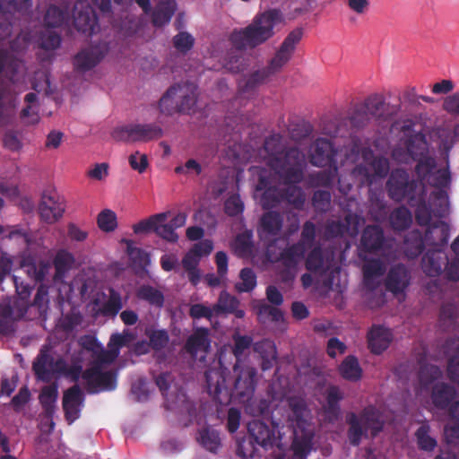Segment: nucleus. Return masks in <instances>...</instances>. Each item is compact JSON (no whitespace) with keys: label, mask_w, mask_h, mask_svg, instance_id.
Here are the masks:
<instances>
[{"label":"nucleus","mask_w":459,"mask_h":459,"mask_svg":"<svg viewBox=\"0 0 459 459\" xmlns=\"http://www.w3.org/2000/svg\"><path fill=\"white\" fill-rule=\"evenodd\" d=\"M53 363L54 358L48 351H44L42 349L32 365V369L37 378L41 381H48L51 377V372L49 369Z\"/></svg>","instance_id":"38"},{"label":"nucleus","mask_w":459,"mask_h":459,"mask_svg":"<svg viewBox=\"0 0 459 459\" xmlns=\"http://www.w3.org/2000/svg\"><path fill=\"white\" fill-rule=\"evenodd\" d=\"M170 212H160L150 216L146 220L140 221L138 223L134 225V232L135 234L147 233L150 231H153L155 233L156 225L158 223L165 222Z\"/></svg>","instance_id":"55"},{"label":"nucleus","mask_w":459,"mask_h":459,"mask_svg":"<svg viewBox=\"0 0 459 459\" xmlns=\"http://www.w3.org/2000/svg\"><path fill=\"white\" fill-rule=\"evenodd\" d=\"M372 122L383 126L390 122L398 113L399 106L385 102L381 94H372L361 103Z\"/></svg>","instance_id":"8"},{"label":"nucleus","mask_w":459,"mask_h":459,"mask_svg":"<svg viewBox=\"0 0 459 459\" xmlns=\"http://www.w3.org/2000/svg\"><path fill=\"white\" fill-rule=\"evenodd\" d=\"M145 335L151 344L152 350L160 351L165 349L169 342V335L165 329H154L153 327H146Z\"/></svg>","instance_id":"52"},{"label":"nucleus","mask_w":459,"mask_h":459,"mask_svg":"<svg viewBox=\"0 0 459 459\" xmlns=\"http://www.w3.org/2000/svg\"><path fill=\"white\" fill-rule=\"evenodd\" d=\"M359 418L366 430H370L373 437H377L383 430L384 421L382 420L380 411L375 406L368 405L365 407Z\"/></svg>","instance_id":"35"},{"label":"nucleus","mask_w":459,"mask_h":459,"mask_svg":"<svg viewBox=\"0 0 459 459\" xmlns=\"http://www.w3.org/2000/svg\"><path fill=\"white\" fill-rule=\"evenodd\" d=\"M57 397L58 389L56 384L43 386L39 395V401L42 407V416L49 421L51 430L55 427L53 418L56 410Z\"/></svg>","instance_id":"21"},{"label":"nucleus","mask_w":459,"mask_h":459,"mask_svg":"<svg viewBox=\"0 0 459 459\" xmlns=\"http://www.w3.org/2000/svg\"><path fill=\"white\" fill-rule=\"evenodd\" d=\"M12 281L18 295V299L14 304L19 307L21 316H23L27 313L30 307L29 298L30 296L32 287L28 283L19 281L18 277L14 275L12 276Z\"/></svg>","instance_id":"45"},{"label":"nucleus","mask_w":459,"mask_h":459,"mask_svg":"<svg viewBox=\"0 0 459 459\" xmlns=\"http://www.w3.org/2000/svg\"><path fill=\"white\" fill-rule=\"evenodd\" d=\"M326 404L324 407L325 416L330 422L339 420L341 415L340 402L343 399V394L336 385L330 386L326 391Z\"/></svg>","instance_id":"34"},{"label":"nucleus","mask_w":459,"mask_h":459,"mask_svg":"<svg viewBox=\"0 0 459 459\" xmlns=\"http://www.w3.org/2000/svg\"><path fill=\"white\" fill-rule=\"evenodd\" d=\"M282 226V214L277 211H267L260 217L257 228L258 236L263 241H271L281 233Z\"/></svg>","instance_id":"18"},{"label":"nucleus","mask_w":459,"mask_h":459,"mask_svg":"<svg viewBox=\"0 0 459 459\" xmlns=\"http://www.w3.org/2000/svg\"><path fill=\"white\" fill-rule=\"evenodd\" d=\"M305 266L311 273H323L325 271V261L321 246H316L310 250L307 255Z\"/></svg>","instance_id":"53"},{"label":"nucleus","mask_w":459,"mask_h":459,"mask_svg":"<svg viewBox=\"0 0 459 459\" xmlns=\"http://www.w3.org/2000/svg\"><path fill=\"white\" fill-rule=\"evenodd\" d=\"M264 149L268 154L269 160L274 157H281L285 150L281 135L280 134H273L266 137L264 143Z\"/></svg>","instance_id":"64"},{"label":"nucleus","mask_w":459,"mask_h":459,"mask_svg":"<svg viewBox=\"0 0 459 459\" xmlns=\"http://www.w3.org/2000/svg\"><path fill=\"white\" fill-rule=\"evenodd\" d=\"M97 224L103 232H113L117 228V217L110 209L102 210L97 216Z\"/></svg>","instance_id":"61"},{"label":"nucleus","mask_w":459,"mask_h":459,"mask_svg":"<svg viewBox=\"0 0 459 459\" xmlns=\"http://www.w3.org/2000/svg\"><path fill=\"white\" fill-rule=\"evenodd\" d=\"M84 400V394L76 384L64 392L62 406L68 424H72L79 419Z\"/></svg>","instance_id":"14"},{"label":"nucleus","mask_w":459,"mask_h":459,"mask_svg":"<svg viewBox=\"0 0 459 459\" xmlns=\"http://www.w3.org/2000/svg\"><path fill=\"white\" fill-rule=\"evenodd\" d=\"M346 422L349 425L348 438L350 444L357 446L360 444L361 437L366 435L367 430L362 427L361 421L355 412H349L346 415Z\"/></svg>","instance_id":"46"},{"label":"nucleus","mask_w":459,"mask_h":459,"mask_svg":"<svg viewBox=\"0 0 459 459\" xmlns=\"http://www.w3.org/2000/svg\"><path fill=\"white\" fill-rule=\"evenodd\" d=\"M106 42H99L82 48L74 57V65L79 72H87L94 68L108 52Z\"/></svg>","instance_id":"11"},{"label":"nucleus","mask_w":459,"mask_h":459,"mask_svg":"<svg viewBox=\"0 0 459 459\" xmlns=\"http://www.w3.org/2000/svg\"><path fill=\"white\" fill-rule=\"evenodd\" d=\"M306 251V247L301 246V243H293L280 252L277 261L281 262L283 267L298 268Z\"/></svg>","instance_id":"33"},{"label":"nucleus","mask_w":459,"mask_h":459,"mask_svg":"<svg viewBox=\"0 0 459 459\" xmlns=\"http://www.w3.org/2000/svg\"><path fill=\"white\" fill-rule=\"evenodd\" d=\"M19 69V60L15 58L8 49L0 48V75L13 81Z\"/></svg>","instance_id":"50"},{"label":"nucleus","mask_w":459,"mask_h":459,"mask_svg":"<svg viewBox=\"0 0 459 459\" xmlns=\"http://www.w3.org/2000/svg\"><path fill=\"white\" fill-rule=\"evenodd\" d=\"M198 440L202 446L212 453H215L221 445L219 434L208 428L200 430Z\"/></svg>","instance_id":"63"},{"label":"nucleus","mask_w":459,"mask_h":459,"mask_svg":"<svg viewBox=\"0 0 459 459\" xmlns=\"http://www.w3.org/2000/svg\"><path fill=\"white\" fill-rule=\"evenodd\" d=\"M390 169L389 161L385 157H375L365 160L357 164L351 170V176L358 183L359 187L370 186L377 178H384Z\"/></svg>","instance_id":"5"},{"label":"nucleus","mask_w":459,"mask_h":459,"mask_svg":"<svg viewBox=\"0 0 459 459\" xmlns=\"http://www.w3.org/2000/svg\"><path fill=\"white\" fill-rule=\"evenodd\" d=\"M278 16V11L270 10L257 15L246 28L239 30H235L230 36L234 48L245 50L247 48H255L264 43L273 36V28Z\"/></svg>","instance_id":"2"},{"label":"nucleus","mask_w":459,"mask_h":459,"mask_svg":"<svg viewBox=\"0 0 459 459\" xmlns=\"http://www.w3.org/2000/svg\"><path fill=\"white\" fill-rule=\"evenodd\" d=\"M237 377L232 389L226 385L228 370L226 368H212L205 371V382L208 394L220 404H227L231 400L239 403L251 402L256 386L257 370L251 366H239L234 371Z\"/></svg>","instance_id":"1"},{"label":"nucleus","mask_w":459,"mask_h":459,"mask_svg":"<svg viewBox=\"0 0 459 459\" xmlns=\"http://www.w3.org/2000/svg\"><path fill=\"white\" fill-rule=\"evenodd\" d=\"M253 351L261 359V369L270 370L277 362V349L275 343L270 339H263L253 345Z\"/></svg>","instance_id":"26"},{"label":"nucleus","mask_w":459,"mask_h":459,"mask_svg":"<svg viewBox=\"0 0 459 459\" xmlns=\"http://www.w3.org/2000/svg\"><path fill=\"white\" fill-rule=\"evenodd\" d=\"M68 19L69 11L67 9H61L56 5H51L46 12L44 22L48 28H57Z\"/></svg>","instance_id":"56"},{"label":"nucleus","mask_w":459,"mask_h":459,"mask_svg":"<svg viewBox=\"0 0 459 459\" xmlns=\"http://www.w3.org/2000/svg\"><path fill=\"white\" fill-rule=\"evenodd\" d=\"M313 436V429L292 430L291 449L295 458L305 459L307 457L310 452Z\"/></svg>","instance_id":"30"},{"label":"nucleus","mask_w":459,"mask_h":459,"mask_svg":"<svg viewBox=\"0 0 459 459\" xmlns=\"http://www.w3.org/2000/svg\"><path fill=\"white\" fill-rule=\"evenodd\" d=\"M268 165L284 184L300 183L304 178L306 159L297 147L285 149L281 157L268 160Z\"/></svg>","instance_id":"3"},{"label":"nucleus","mask_w":459,"mask_h":459,"mask_svg":"<svg viewBox=\"0 0 459 459\" xmlns=\"http://www.w3.org/2000/svg\"><path fill=\"white\" fill-rule=\"evenodd\" d=\"M253 233L251 230H245L238 234L235 238L233 247L239 256H246L252 252Z\"/></svg>","instance_id":"57"},{"label":"nucleus","mask_w":459,"mask_h":459,"mask_svg":"<svg viewBox=\"0 0 459 459\" xmlns=\"http://www.w3.org/2000/svg\"><path fill=\"white\" fill-rule=\"evenodd\" d=\"M303 36L302 28L291 30L281 44L279 49L265 66L272 76L280 73L292 57L297 45Z\"/></svg>","instance_id":"7"},{"label":"nucleus","mask_w":459,"mask_h":459,"mask_svg":"<svg viewBox=\"0 0 459 459\" xmlns=\"http://www.w3.org/2000/svg\"><path fill=\"white\" fill-rule=\"evenodd\" d=\"M233 347L232 353L236 359V362L233 366V370L238 371L240 366V361L245 354V351L253 347V338L249 335H241L238 333L232 336Z\"/></svg>","instance_id":"44"},{"label":"nucleus","mask_w":459,"mask_h":459,"mask_svg":"<svg viewBox=\"0 0 459 459\" xmlns=\"http://www.w3.org/2000/svg\"><path fill=\"white\" fill-rule=\"evenodd\" d=\"M337 152V149L332 141L319 137L312 145L310 162L313 166L319 168L338 166L336 160Z\"/></svg>","instance_id":"12"},{"label":"nucleus","mask_w":459,"mask_h":459,"mask_svg":"<svg viewBox=\"0 0 459 459\" xmlns=\"http://www.w3.org/2000/svg\"><path fill=\"white\" fill-rule=\"evenodd\" d=\"M200 258L189 250L182 258V266L187 273L189 281L194 285H197L200 281V272L198 270V264Z\"/></svg>","instance_id":"54"},{"label":"nucleus","mask_w":459,"mask_h":459,"mask_svg":"<svg viewBox=\"0 0 459 459\" xmlns=\"http://www.w3.org/2000/svg\"><path fill=\"white\" fill-rule=\"evenodd\" d=\"M298 183L287 184L288 186L281 189V200L286 201L294 209L301 211L304 208L306 195L303 189L297 186Z\"/></svg>","instance_id":"37"},{"label":"nucleus","mask_w":459,"mask_h":459,"mask_svg":"<svg viewBox=\"0 0 459 459\" xmlns=\"http://www.w3.org/2000/svg\"><path fill=\"white\" fill-rule=\"evenodd\" d=\"M385 273L384 263L378 258L367 260L362 266L363 285L366 290L373 291L378 285V278Z\"/></svg>","instance_id":"23"},{"label":"nucleus","mask_w":459,"mask_h":459,"mask_svg":"<svg viewBox=\"0 0 459 459\" xmlns=\"http://www.w3.org/2000/svg\"><path fill=\"white\" fill-rule=\"evenodd\" d=\"M456 391L447 383H437L431 389V401L433 405L440 410L446 409L455 399Z\"/></svg>","instance_id":"29"},{"label":"nucleus","mask_w":459,"mask_h":459,"mask_svg":"<svg viewBox=\"0 0 459 459\" xmlns=\"http://www.w3.org/2000/svg\"><path fill=\"white\" fill-rule=\"evenodd\" d=\"M209 330L204 327L197 328L187 338L185 349L189 354L195 356L199 351L207 352L210 348Z\"/></svg>","instance_id":"32"},{"label":"nucleus","mask_w":459,"mask_h":459,"mask_svg":"<svg viewBox=\"0 0 459 459\" xmlns=\"http://www.w3.org/2000/svg\"><path fill=\"white\" fill-rule=\"evenodd\" d=\"M388 196L395 201L406 200L409 205L419 202V195L425 192L422 182L410 178L409 173L403 169L392 170L386 182Z\"/></svg>","instance_id":"4"},{"label":"nucleus","mask_w":459,"mask_h":459,"mask_svg":"<svg viewBox=\"0 0 459 459\" xmlns=\"http://www.w3.org/2000/svg\"><path fill=\"white\" fill-rule=\"evenodd\" d=\"M109 361H91L89 367L83 371L82 378L86 381L91 393L99 390L112 391L117 386V372L115 370L103 371Z\"/></svg>","instance_id":"6"},{"label":"nucleus","mask_w":459,"mask_h":459,"mask_svg":"<svg viewBox=\"0 0 459 459\" xmlns=\"http://www.w3.org/2000/svg\"><path fill=\"white\" fill-rule=\"evenodd\" d=\"M385 242V233L379 225H368L362 231L360 238L361 247L374 253L383 248Z\"/></svg>","instance_id":"24"},{"label":"nucleus","mask_w":459,"mask_h":459,"mask_svg":"<svg viewBox=\"0 0 459 459\" xmlns=\"http://www.w3.org/2000/svg\"><path fill=\"white\" fill-rule=\"evenodd\" d=\"M178 102L179 113H189L195 106L197 94L196 86L193 82H183L176 84Z\"/></svg>","instance_id":"31"},{"label":"nucleus","mask_w":459,"mask_h":459,"mask_svg":"<svg viewBox=\"0 0 459 459\" xmlns=\"http://www.w3.org/2000/svg\"><path fill=\"white\" fill-rule=\"evenodd\" d=\"M443 351L448 357V377L452 382L459 385V337L447 339L443 346Z\"/></svg>","instance_id":"25"},{"label":"nucleus","mask_w":459,"mask_h":459,"mask_svg":"<svg viewBox=\"0 0 459 459\" xmlns=\"http://www.w3.org/2000/svg\"><path fill=\"white\" fill-rule=\"evenodd\" d=\"M259 446L255 443L254 439L243 437L237 442V455L243 459L254 458L258 455Z\"/></svg>","instance_id":"62"},{"label":"nucleus","mask_w":459,"mask_h":459,"mask_svg":"<svg viewBox=\"0 0 459 459\" xmlns=\"http://www.w3.org/2000/svg\"><path fill=\"white\" fill-rule=\"evenodd\" d=\"M136 297L140 300L146 301L151 306L156 307H161L164 304L163 293L160 290L148 284H143L138 288Z\"/></svg>","instance_id":"49"},{"label":"nucleus","mask_w":459,"mask_h":459,"mask_svg":"<svg viewBox=\"0 0 459 459\" xmlns=\"http://www.w3.org/2000/svg\"><path fill=\"white\" fill-rule=\"evenodd\" d=\"M368 346L373 354L380 355L388 349L393 342L394 335L389 328L374 325L368 331Z\"/></svg>","instance_id":"19"},{"label":"nucleus","mask_w":459,"mask_h":459,"mask_svg":"<svg viewBox=\"0 0 459 459\" xmlns=\"http://www.w3.org/2000/svg\"><path fill=\"white\" fill-rule=\"evenodd\" d=\"M271 77L272 75L265 67L251 73L246 80L239 82V96L246 97L247 95L254 93L259 85L264 83Z\"/></svg>","instance_id":"36"},{"label":"nucleus","mask_w":459,"mask_h":459,"mask_svg":"<svg viewBox=\"0 0 459 459\" xmlns=\"http://www.w3.org/2000/svg\"><path fill=\"white\" fill-rule=\"evenodd\" d=\"M239 301L226 291L221 292L218 302L213 305L216 315L233 313L238 307Z\"/></svg>","instance_id":"59"},{"label":"nucleus","mask_w":459,"mask_h":459,"mask_svg":"<svg viewBox=\"0 0 459 459\" xmlns=\"http://www.w3.org/2000/svg\"><path fill=\"white\" fill-rule=\"evenodd\" d=\"M176 84L169 87L159 102L160 112L166 116L179 113V102Z\"/></svg>","instance_id":"43"},{"label":"nucleus","mask_w":459,"mask_h":459,"mask_svg":"<svg viewBox=\"0 0 459 459\" xmlns=\"http://www.w3.org/2000/svg\"><path fill=\"white\" fill-rule=\"evenodd\" d=\"M73 18L75 29L85 35L91 36L99 30L97 15L86 1H76Z\"/></svg>","instance_id":"9"},{"label":"nucleus","mask_w":459,"mask_h":459,"mask_svg":"<svg viewBox=\"0 0 459 459\" xmlns=\"http://www.w3.org/2000/svg\"><path fill=\"white\" fill-rule=\"evenodd\" d=\"M290 413L288 420L292 430L312 429L309 422V410L304 399L298 396H291L288 399Z\"/></svg>","instance_id":"16"},{"label":"nucleus","mask_w":459,"mask_h":459,"mask_svg":"<svg viewBox=\"0 0 459 459\" xmlns=\"http://www.w3.org/2000/svg\"><path fill=\"white\" fill-rule=\"evenodd\" d=\"M74 264V257L72 253L65 249L58 250L53 259V264L56 270L55 279L62 280L70 271Z\"/></svg>","instance_id":"41"},{"label":"nucleus","mask_w":459,"mask_h":459,"mask_svg":"<svg viewBox=\"0 0 459 459\" xmlns=\"http://www.w3.org/2000/svg\"><path fill=\"white\" fill-rule=\"evenodd\" d=\"M80 346L91 353V361H106L105 349L97 338L92 335H83L79 340Z\"/></svg>","instance_id":"51"},{"label":"nucleus","mask_w":459,"mask_h":459,"mask_svg":"<svg viewBox=\"0 0 459 459\" xmlns=\"http://www.w3.org/2000/svg\"><path fill=\"white\" fill-rule=\"evenodd\" d=\"M138 142H149L163 135L162 128L156 124H136Z\"/></svg>","instance_id":"58"},{"label":"nucleus","mask_w":459,"mask_h":459,"mask_svg":"<svg viewBox=\"0 0 459 459\" xmlns=\"http://www.w3.org/2000/svg\"><path fill=\"white\" fill-rule=\"evenodd\" d=\"M417 362L420 368L417 373L419 382V393L428 392L434 383L442 377V371L439 367L426 362L425 355L418 357Z\"/></svg>","instance_id":"20"},{"label":"nucleus","mask_w":459,"mask_h":459,"mask_svg":"<svg viewBox=\"0 0 459 459\" xmlns=\"http://www.w3.org/2000/svg\"><path fill=\"white\" fill-rule=\"evenodd\" d=\"M410 206L415 207L416 222L420 226H429V228L434 227L435 225L437 226V229H439L440 231L439 244L441 246L446 245L449 239V226L444 221H439L430 226L431 212L425 202V192L419 195L418 204Z\"/></svg>","instance_id":"17"},{"label":"nucleus","mask_w":459,"mask_h":459,"mask_svg":"<svg viewBox=\"0 0 459 459\" xmlns=\"http://www.w3.org/2000/svg\"><path fill=\"white\" fill-rule=\"evenodd\" d=\"M327 167L329 169L320 170L309 175V181L313 187H332L338 173V166Z\"/></svg>","instance_id":"47"},{"label":"nucleus","mask_w":459,"mask_h":459,"mask_svg":"<svg viewBox=\"0 0 459 459\" xmlns=\"http://www.w3.org/2000/svg\"><path fill=\"white\" fill-rule=\"evenodd\" d=\"M132 339L131 333H113L108 343V350H105L106 361L114 362L119 356L120 349L126 346Z\"/></svg>","instance_id":"42"},{"label":"nucleus","mask_w":459,"mask_h":459,"mask_svg":"<svg viewBox=\"0 0 459 459\" xmlns=\"http://www.w3.org/2000/svg\"><path fill=\"white\" fill-rule=\"evenodd\" d=\"M278 425L273 421L271 425L259 420H254L247 425V433L250 438L254 439L255 443L264 451L273 448V446H278L276 431Z\"/></svg>","instance_id":"10"},{"label":"nucleus","mask_w":459,"mask_h":459,"mask_svg":"<svg viewBox=\"0 0 459 459\" xmlns=\"http://www.w3.org/2000/svg\"><path fill=\"white\" fill-rule=\"evenodd\" d=\"M242 50H231L228 53L225 60L224 68L230 73L237 74L242 72L247 67V61L241 53Z\"/></svg>","instance_id":"60"},{"label":"nucleus","mask_w":459,"mask_h":459,"mask_svg":"<svg viewBox=\"0 0 459 459\" xmlns=\"http://www.w3.org/2000/svg\"><path fill=\"white\" fill-rule=\"evenodd\" d=\"M437 228V226L436 225L434 227L428 228L425 237H423L421 231L419 230H412L409 231L405 235L403 241V248L406 256L411 259L418 257L425 248V239H429V235Z\"/></svg>","instance_id":"22"},{"label":"nucleus","mask_w":459,"mask_h":459,"mask_svg":"<svg viewBox=\"0 0 459 459\" xmlns=\"http://www.w3.org/2000/svg\"><path fill=\"white\" fill-rule=\"evenodd\" d=\"M65 211V199L57 194H46L41 196L39 204L40 219L46 223L52 224L63 217Z\"/></svg>","instance_id":"13"},{"label":"nucleus","mask_w":459,"mask_h":459,"mask_svg":"<svg viewBox=\"0 0 459 459\" xmlns=\"http://www.w3.org/2000/svg\"><path fill=\"white\" fill-rule=\"evenodd\" d=\"M446 264L447 255L439 250H429L422 257V270L430 277L439 276Z\"/></svg>","instance_id":"28"},{"label":"nucleus","mask_w":459,"mask_h":459,"mask_svg":"<svg viewBox=\"0 0 459 459\" xmlns=\"http://www.w3.org/2000/svg\"><path fill=\"white\" fill-rule=\"evenodd\" d=\"M411 273L403 264H396L389 269L385 279V290L394 296L403 294L411 283Z\"/></svg>","instance_id":"15"},{"label":"nucleus","mask_w":459,"mask_h":459,"mask_svg":"<svg viewBox=\"0 0 459 459\" xmlns=\"http://www.w3.org/2000/svg\"><path fill=\"white\" fill-rule=\"evenodd\" d=\"M339 372L342 378L351 382H357L362 377V368L354 355H349L342 361Z\"/></svg>","instance_id":"39"},{"label":"nucleus","mask_w":459,"mask_h":459,"mask_svg":"<svg viewBox=\"0 0 459 459\" xmlns=\"http://www.w3.org/2000/svg\"><path fill=\"white\" fill-rule=\"evenodd\" d=\"M392 229L395 231L406 230L412 223L411 211L404 205L395 208L389 216Z\"/></svg>","instance_id":"40"},{"label":"nucleus","mask_w":459,"mask_h":459,"mask_svg":"<svg viewBox=\"0 0 459 459\" xmlns=\"http://www.w3.org/2000/svg\"><path fill=\"white\" fill-rule=\"evenodd\" d=\"M430 426L427 421L421 423L415 432L417 446L420 450L432 452L437 446L436 438L430 435Z\"/></svg>","instance_id":"48"},{"label":"nucleus","mask_w":459,"mask_h":459,"mask_svg":"<svg viewBox=\"0 0 459 459\" xmlns=\"http://www.w3.org/2000/svg\"><path fill=\"white\" fill-rule=\"evenodd\" d=\"M175 0H160L151 12L152 23L156 28H161L169 24L177 11Z\"/></svg>","instance_id":"27"}]
</instances>
